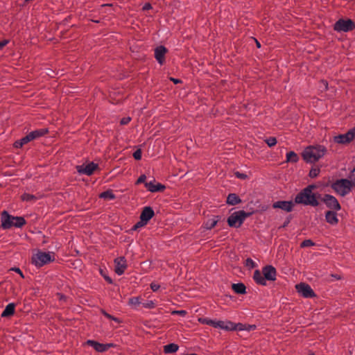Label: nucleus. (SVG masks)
Masks as SVG:
<instances>
[{"instance_id": "7ed1b4c3", "label": "nucleus", "mask_w": 355, "mask_h": 355, "mask_svg": "<svg viewBox=\"0 0 355 355\" xmlns=\"http://www.w3.org/2000/svg\"><path fill=\"white\" fill-rule=\"evenodd\" d=\"M1 227L3 230H8L12 227H21L26 221L23 217L12 216L8 211H3L1 216Z\"/></svg>"}, {"instance_id": "f8f14e48", "label": "nucleus", "mask_w": 355, "mask_h": 355, "mask_svg": "<svg viewBox=\"0 0 355 355\" xmlns=\"http://www.w3.org/2000/svg\"><path fill=\"white\" fill-rule=\"evenodd\" d=\"M98 168V165L94 162H90L86 165H80L76 167L77 171L80 174L91 175Z\"/></svg>"}, {"instance_id": "a211bd4d", "label": "nucleus", "mask_w": 355, "mask_h": 355, "mask_svg": "<svg viewBox=\"0 0 355 355\" xmlns=\"http://www.w3.org/2000/svg\"><path fill=\"white\" fill-rule=\"evenodd\" d=\"M146 188L150 192L162 191L165 189V186L160 184H155L153 182H145Z\"/></svg>"}, {"instance_id": "39448f33", "label": "nucleus", "mask_w": 355, "mask_h": 355, "mask_svg": "<svg viewBox=\"0 0 355 355\" xmlns=\"http://www.w3.org/2000/svg\"><path fill=\"white\" fill-rule=\"evenodd\" d=\"M55 259V256L53 252H44L39 251L36 254H33L32 257V263L36 267H42L44 265L50 263Z\"/></svg>"}, {"instance_id": "423d86ee", "label": "nucleus", "mask_w": 355, "mask_h": 355, "mask_svg": "<svg viewBox=\"0 0 355 355\" xmlns=\"http://www.w3.org/2000/svg\"><path fill=\"white\" fill-rule=\"evenodd\" d=\"M249 216V213H246L243 210L235 211L229 216L227 223L230 227H239Z\"/></svg>"}, {"instance_id": "473e14b6", "label": "nucleus", "mask_w": 355, "mask_h": 355, "mask_svg": "<svg viewBox=\"0 0 355 355\" xmlns=\"http://www.w3.org/2000/svg\"><path fill=\"white\" fill-rule=\"evenodd\" d=\"M212 320H211L207 318H200L198 319V322L200 323L210 325V326H211Z\"/></svg>"}, {"instance_id": "6e6d98bb", "label": "nucleus", "mask_w": 355, "mask_h": 355, "mask_svg": "<svg viewBox=\"0 0 355 355\" xmlns=\"http://www.w3.org/2000/svg\"><path fill=\"white\" fill-rule=\"evenodd\" d=\"M110 320H112L116 322H119V320L117 318H115L114 316L112 315V318H110Z\"/></svg>"}, {"instance_id": "13d9d810", "label": "nucleus", "mask_w": 355, "mask_h": 355, "mask_svg": "<svg viewBox=\"0 0 355 355\" xmlns=\"http://www.w3.org/2000/svg\"><path fill=\"white\" fill-rule=\"evenodd\" d=\"M256 42H257V47H259H259L261 46L260 43H259L258 41H256Z\"/></svg>"}, {"instance_id": "49530a36", "label": "nucleus", "mask_w": 355, "mask_h": 355, "mask_svg": "<svg viewBox=\"0 0 355 355\" xmlns=\"http://www.w3.org/2000/svg\"><path fill=\"white\" fill-rule=\"evenodd\" d=\"M8 43V40H3L0 42V49H2L3 46H5Z\"/></svg>"}, {"instance_id": "f257e3e1", "label": "nucleus", "mask_w": 355, "mask_h": 355, "mask_svg": "<svg viewBox=\"0 0 355 355\" xmlns=\"http://www.w3.org/2000/svg\"><path fill=\"white\" fill-rule=\"evenodd\" d=\"M316 189L315 184H310L302 189L295 198V202L304 205L317 207L319 205V199L321 195L318 193H313V190Z\"/></svg>"}, {"instance_id": "c756f323", "label": "nucleus", "mask_w": 355, "mask_h": 355, "mask_svg": "<svg viewBox=\"0 0 355 355\" xmlns=\"http://www.w3.org/2000/svg\"><path fill=\"white\" fill-rule=\"evenodd\" d=\"M100 198L106 200H113L115 198V195L111 190L105 191L100 194Z\"/></svg>"}, {"instance_id": "393cba45", "label": "nucleus", "mask_w": 355, "mask_h": 355, "mask_svg": "<svg viewBox=\"0 0 355 355\" xmlns=\"http://www.w3.org/2000/svg\"><path fill=\"white\" fill-rule=\"evenodd\" d=\"M47 132H48L47 129L42 128V129H39V130L32 131L29 134H30L31 137H32L33 140H34L35 139H37V138L44 135Z\"/></svg>"}, {"instance_id": "5701e85b", "label": "nucleus", "mask_w": 355, "mask_h": 355, "mask_svg": "<svg viewBox=\"0 0 355 355\" xmlns=\"http://www.w3.org/2000/svg\"><path fill=\"white\" fill-rule=\"evenodd\" d=\"M233 291L238 294H244L245 293V286L242 283L233 284L232 286Z\"/></svg>"}, {"instance_id": "052dcab7", "label": "nucleus", "mask_w": 355, "mask_h": 355, "mask_svg": "<svg viewBox=\"0 0 355 355\" xmlns=\"http://www.w3.org/2000/svg\"><path fill=\"white\" fill-rule=\"evenodd\" d=\"M253 329V327L252 326H250L249 329Z\"/></svg>"}, {"instance_id": "c9c22d12", "label": "nucleus", "mask_w": 355, "mask_h": 355, "mask_svg": "<svg viewBox=\"0 0 355 355\" xmlns=\"http://www.w3.org/2000/svg\"><path fill=\"white\" fill-rule=\"evenodd\" d=\"M266 142L268 146L272 147L277 144V139L275 137H269L266 140Z\"/></svg>"}, {"instance_id": "6ab92c4d", "label": "nucleus", "mask_w": 355, "mask_h": 355, "mask_svg": "<svg viewBox=\"0 0 355 355\" xmlns=\"http://www.w3.org/2000/svg\"><path fill=\"white\" fill-rule=\"evenodd\" d=\"M154 216V211L150 207H145L141 214L140 219L148 223Z\"/></svg>"}, {"instance_id": "412c9836", "label": "nucleus", "mask_w": 355, "mask_h": 355, "mask_svg": "<svg viewBox=\"0 0 355 355\" xmlns=\"http://www.w3.org/2000/svg\"><path fill=\"white\" fill-rule=\"evenodd\" d=\"M253 279L258 284L265 286L266 285V280L263 275L259 270H256L253 275Z\"/></svg>"}, {"instance_id": "680f3d73", "label": "nucleus", "mask_w": 355, "mask_h": 355, "mask_svg": "<svg viewBox=\"0 0 355 355\" xmlns=\"http://www.w3.org/2000/svg\"><path fill=\"white\" fill-rule=\"evenodd\" d=\"M355 171V168L354 169V171Z\"/></svg>"}, {"instance_id": "bf43d9fd", "label": "nucleus", "mask_w": 355, "mask_h": 355, "mask_svg": "<svg viewBox=\"0 0 355 355\" xmlns=\"http://www.w3.org/2000/svg\"><path fill=\"white\" fill-rule=\"evenodd\" d=\"M107 280L110 283H111V282H112V280H111V279H110V278H107Z\"/></svg>"}, {"instance_id": "c85d7f7f", "label": "nucleus", "mask_w": 355, "mask_h": 355, "mask_svg": "<svg viewBox=\"0 0 355 355\" xmlns=\"http://www.w3.org/2000/svg\"><path fill=\"white\" fill-rule=\"evenodd\" d=\"M141 304V298L139 297H133L129 299L128 304L132 308L136 309Z\"/></svg>"}, {"instance_id": "aec40b11", "label": "nucleus", "mask_w": 355, "mask_h": 355, "mask_svg": "<svg viewBox=\"0 0 355 355\" xmlns=\"http://www.w3.org/2000/svg\"><path fill=\"white\" fill-rule=\"evenodd\" d=\"M325 219L327 222L331 225H336L338 223L337 214L335 211H328L325 214Z\"/></svg>"}, {"instance_id": "72a5a7b5", "label": "nucleus", "mask_w": 355, "mask_h": 355, "mask_svg": "<svg viewBox=\"0 0 355 355\" xmlns=\"http://www.w3.org/2000/svg\"><path fill=\"white\" fill-rule=\"evenodd\" d=\"M21 198L24 201H31L35 200V197L33 195L29 193L23 194Z\"/></svg>"}, {"instance_id": "0eeeda50", "label": "nucleus", "mask_w": 355, "mask_h": 355, "mask_svg": "<svg viewBox=\"0 0 355 355\" xmlns=\"http://www.w3.org/2000/svg\"><path fill=\"white\" fill-rule=\"evenodd\" d=\"M321 200L328 208L334 211H339L341 209L340 203L334 196L325 194Z\"/></svg>"}, {"instance_id": "5fc2aeb1", "label": "nucleus", "mask_w": 355, "mask_h": 355, "mask_svg": "<svg viewBox=\"0 0 355 355\" xmlns=\"http://www.w3.org/2000/svg\"><path fill=\"white\" fill-rule=\"evenodd\" d=\"M171 80H172L175 84H177L180 82V80L179 79H175L173 78H171Z\"/></svg>"}, {"instance_id": "2f4dec72", "label": "nucleus", "mask_w": 355, "mask_h": 355, "mask_svg": "<svg viewBox=\"0 0 355 355\" xmlns=\"http://www.w3.org/2000/svg\"><path fill=\"white\" fill-rule=\"evenodd\" d=\"M147 224V223L144 220H142L141 219H140V221L137 222L132 228V230H138L139 228L141 227H144V225H146Z\"/></svg>"}, {"instance_id": "9d476101", "label": "nucleus", "mask_w": 355, "mask_h": 355, "mask_svg": "<svg viewBox=\"0 0 355 355\" xmlns=\"http://www.w3.org/2000/svg\"><path fill=\"white\" fill-rule=\"evenodd\" d=\"M211 326L215 328H218V329L226 330V331H232L236 329L235 324L230 321H223V320H213Z\"/></svg>"}, {"instance_id": "4c0bfd02", "label": "nucleus", "mask_w": 355, "mask_h": 355, "mask_svg": "<svg viewBox=\"0 0 355 355\" xmlns=\"http://www.w3.org/2000/svg\"><path fill=\"white\" fill-rule=\"evenodd\" d=\"M314 243H313V241L311 240H304L302 243H301V247H309V246H312L313 245Z\"/></svg>"}, {"instance_id": "a19ab883", "label": "nucleus", "mask_w": 355, "mask_h": 355, "mask_svg": "<svg viewBox=\"0 0 355 355\" xmlns=\"http://www.w3.org/2000/svg\"><path fill=\"white\" fill-rule=\"evenodd\" d=\"M133 157L136 160H139L141 158V150L140 149L137 150L133 153Z\"/></svg>"}, {"instance_id": "b1692460", "label": "nucleus", "mask_w": 355, "mask_h": 355, "mask_svg": "<svg viewBox=\"0 0 355 355\" xmlns=\"http://www.w3.org/2000/svg\"><path fill=\"white\" fill-rule=\"evenodd\" d=\"M241 202V199L235 194L230 193L227 198V203L231 205H235Z\"/></svg>"}, {"instance_id": "4468645a", "label": "nucleus", "mask_w": 355, "mask_h": 355, "mask_svg": "<svg viewBox=\"0 0 355 355\" xmlns=\"http://www.w3.org/2000/svg\"><path fill=\"white\" fill-rule=\"evenodd\" d=\"M294 204L292 201L279 200L272 204L274 209H280L286 212H290L293 209Z\"/></svg>"}, {"instance_id": "4d7b16f0", "label": "nucleus", "mask_w": 355, "mask_h": 355, "mask_svg": "<svg viewBox=\"0 0 355 355\" xmlns=\"http://www.w3.org/2000/svg\"><path fill=\"white\" fill-rule=\"evenodd\" d=\"M332 277L335 278L336 279H340V277L338 275H333Z\"/></svg>"}, {"instance_id": "8fccbe9b", "label": "nucleus", "mask_w": 355, "mask_h": 355, "mask_svg": "<svg viewBox=\"0 0 355 355\" xmlns=\"http://www.w3.org/2000/svg\"><path fill=\"white\" fill-rule=\"evenodd\" d=\"M235 325H236V329L234 330H236V329H239V330H243V329H245L243 327V325L242 324H235Z\"/></svg>"}, {"instance_id": "37998d69", "label": "nucleus", "mask_w": 355, "mask_h": 355, "mask_svg": "<svg viewBox=\"0 0 355 355\" xmlns=\"http://www.w3.org/2000/svg\"><path fill=\"white\" fill-rule=\"evenodd\" d=\"M160 286L155 282L150 284V288L154 291H157L159 288Z\"/></svg>"}, {"instance_id": "a18cd8bd", "label": "nucleus", "mask_w": 355, "mask_h": 355, "mask_svg": "<svg viewBox=\"0 0 355 355\" xmlns=\"http://www.w3.org/2000/svg\"><path fill=\"white\" fill-rule=\"evenodd\" d=\"M15 148H21L24 146V144L21 141V139L16 141L14 144Z\"/></svg>"}, {"instance_id": "79ce46f5", "label": "nucleus", "mask_w": 355, "mask_h": 355, "mask_svg": "<svg viewBox=\"0 0 355 355\" xmlns=\"http://www.w3.org/2000/svg\"><path fill=\"white\" fill-rule=\"evenodd\" d=\"M130 120H131V118L129 116L124 117V118L121 119L120 123L121 125H126L130 121Z\"/></svg>"}, {"instance_id": "603ef678", "label": "nucleus", "mask_w": 355, "mask_h": 355, "mask_svg": "<svg viewBox=\"0 0 355 355\" xmlns=\"http://www.w3.org/2000/svg\"><path fill=\"white\" fill-rule=\"evenodd\" d=\"M102 313L108 319H110L112 318V315L105 312V311H102Z\"/></svg>"}, {"instance_id": "6e6552de", "label": "nucleus", "mask_w": 355, "mask_h": 355, "mask_svg": "<svg viewBox=\"0 0 355 355\" xmlns=\"http://www.w3.org/2000/svg\"><path fill=\"white\" fill-rule=\"evenodd\" d=\"M355 27L354 22L351 19H339L334 25V29L338 32H347Z\"/></svg>"}, {"instance_id": "e2e57ef3", "label": "nucleus", "mask_w": 355, "mask_h": 355, "mask_svg": "<svg viewBox=\"0 0 355 355\" xmlns=\"http://www.w3.org/2000/svg\"><path fill=\"white\" fill-rule=\"evenodd\" d=\"M311 355H314V354H311Z\"/></svg>"}, {"instance_id": "de8ad7c7", "label": "nucleus", "mask_w": 355, "mask_h": 355, "mask_svg": "<svg viewBox=\"0 0 355 355\" xmlns=\"http://www.w3.org/2000/svg\"><path fill=\"white\" fill-rule=\"evenodd\" d=\"M173 313H177V314H179L180 315H184L186 314V311H183V310L176 311H174Z\"/></svg>"}, {"instance_id": "dca6fc26", "label": "nucleus", "mask_w": 355, "mask_h": 355, "mask_svg": "<svg viewBox=\"0 0 355 355\" xmlns=\"http://www.w3.org/2000/svg\"><path fill=\"white\" fill-rule=\"evenodd\" d=\"M87 344L92 347L96 351L98 352H103L107 351L112 345V344H102L92 340H88Z\"/></svg>"}, {"instance_id": "f704fd0d", "label": "nucleus", "mask_w": 355, "mask_h": 355, "mask_svg": "<svg viewBox=\"0 0 355 355\" xmlns=\"http://www.w3.org/2000/svg\"><path fill=\"white\" fill-rule=\"evenodd\" d=\"M320 173V169L318 168H311L309 172V176L311 178H316Z\"/></svg>"}, {"instance_id": "2eb2a0df", "label": "nucleus", "mask_w": 355, "mask_h": 355, "mask_svg": "<svg viewBox=\"0 0 355 355\" xmlns=\"http://www.w3.org/2000/svg\"><path fill=\"white\" fill-rule=\"evenodd\" d=\"M262 272L266 280L275 281L276 279L277 271L273 266L269 265L263 267Z\"/></svg>"}, {"instance_id": "20e7f679", "label": "nucleus", "mask_w": 355, "mask_h": 355, "mask_svg": "<svg viewBox=\"0 0 355 355\" xmlns=\"http://www.w3.org/2000/svg\"><path fill=\"white\" fill-rule=\"evenodd\" d=\"M353 187V182L348 179H339L331 184L332 189L342 197L349 194Z\"/></svg>"}, {"instance_id": "ea45409f", "label": "nucleus", "mask_w": 355, "mask_h": 355, "mask_svg": "<svg viewBox=\"0 0 355 355\" xmlns=\"http://www.w3.org/2000/svg\"><path fill=\"white\" fill-rule=\"evenodd\" d=\"M22 143L24 144H26L27 143L30 142L33 140L32 137H31L30 134H28L26 136L24 137L21 139Z\"/></svg>"}, {"instance_id": "1a4fd4ad", "label": "nucleus", "mask_w": 355, "mask_h": 355, "mask_svg": "<svg viewBox=\"0 0 355 355\" xmlns=\"http://www.w3.org/2000/svg\"><path fill=\"white\" fill-rule=\"evenodd\" d=\"M355 137V128L348 131L343 135H339L334 137V141L338 144H345L354 139Z\"/></svg>"}, {"instance_id": "e433bc0d", "label": "nucleus", "mask_w": 355, "mask_h": 355, "mask_svg": "<svg viewBox=\"0 0 355 355\" xmlns=\"http://www.w3.org/2000/svg\"><path fill=\"white\" fill-rule=\"evenodd\" d=\"M245 265L246 266L249 267V268H254L256 266V263H254V261L250 259V258H248L246 259L245 261Z\"/></svg>"}, {"instance_id": "a878e982", "label": "nucleus", "mask_w": 355, "mask_h": 355, "mask_svg": "<svg viewBox=\"0 0 355 355\" xmlns=\"http://www.w3.org/2000/svg\"><path fill=\"white\" fill-rule=\"evenodd\" d=\"M218 221V216H214L213 218L209 219L206 222L205 227L207 230H211L216 226Z\"/></svg>"}, {"instance_id": "c03bdc74", "label": "nucleus", "mask_w": 355, "mask_h": 355, "mask_svg": "<svg viewBox=\"0 0 355 355\" xmlns=\"http://www.w3.org/2000/svg\"><path fill=\"white\" fill-rule=\"evenodd\" d=\"M146 179V176L145 175H141L137 180V184H141L145 182Z\"/></svg>"}, {"instance_id": "cd10ccee", "label": "nucleus", "mask_w": 355, "mask_h": 355, "mask_svg": "<svg viewBox=\"0 0 355 355\" xmlns=\"http://www.w3.org/2000/svg\"><path fill=\"white\" fill-rule=\"evenodd\" d=\"M299 159L297 155L293 152L290 151L286 154V162L296 163Z\"/></svg>"}, {"instance_id": "9b49d317", "label": "nucleus", "mask_w": 355, "mask_h": 355, "mask_svg": "<svg viewBox=\"0 0 355 355\" xmlns=\"http://www.w3.org/2000/svg\"><path fill=\"white\" fill-rule=\"evenodd\" d=\"M297 292L304 297H311L314 296V292L308 284L301 283L296 285Z\"/></svg>"}, {"instance_id": "4be33fe9", "label": "nucleus", "mask_w": 355, "mask_h": 355, "mask_svg": "<svg viewBox=\"0 0 355 355\" xmlns=\"http://www.w3.org/2000/svg\"><path fill=\"white\" fill-rule=\"evenodd\" d=\"M15 304L13 303L8 304L1 313V317H8L14 314Z\"/></svg>"}, {"instance_id": "f3484780", "label": "nucleus", "mask_w": 355, "mask_h": 355, "mask_svg": "<svg viewBox=\"0 0 355 355\" xmlns=\"http://www.w3.org/2000/svg\"><path fill=\"white\" fill-rule=\"evenodd\" d=\"M166 51V49L163 46H157L155 49V57L160 64H162L164 63V55Z\"/></svg>"}, {"instance_id": "09e8293b", "label": "nucleus", "mask_w": 355, "mask_h": 355, "mask_svg": "<svg viewBox=\"0 0 355 355\" xmlns=\"http://www.w3.org/2000/svg\"><path fill=\"white\" fill-rule=\"evenodd\" d=\"M151 8H152L151 5H150V3H146V4L144 6L143 9H144V10H149V9H150Z\"/></svg>"}, {"instance_id": "ddd939ff", "label": "nucleus", "mask_w": 355, "mask_h": 355, "mask_svg": "<svg viewBox=\"0 0 355 355\" xmlns=\"http://www.w3.org/2000/svg\"><path fill=\"white\" fill-rule=\"evenodd\" d=\"M115 264V272L118 275H121L124 273L126 268L127 263L126 260L124 257H120L114 259Z\"/></svg>"}, {"instance_id": "864d4df0", "label": "nucleus", "mask_w": 355, "mask_h": 355, "mask_svg": "<svg viewBox=\"0 0 355 355\" xmlns=\"http://www.w3.org/2000/svg\"><path fill=\"white\" fill-rule=\"evenodd\" d=\"M321 83H322V86L324 87V89H327V81L322 80Z\"/></svg>"}, {"instance_id": "f03ea898", "label": "nucleus", "mask_w": 355, "mask_h": 355, "mask_svg": "<svg viewBox=\"0 0 355 355\" xmlns=\"http://www.w3.org/2000/svg\"><path fill=\"white\" fill-rule=\"evenodd\" d=\"M326 153L327 148L323 146H309L304 150L302 157L306 162L314 163L322 157Z\"/></svg>"}, {"instance_id": "58836bf2", "label": "nucleus", "mask_w": 355, "mask_h": 355, "mask_svg": "<svg viewBox=\"0 0 355 355\" xmlns=\"http://www.w3.org/2000/svg\"><path fill=\"white\" fill-rule=\"evenodd\" d=\"M234 175H235V176L237 178H239V179H241V180H245L248 178L246 174L241 173V172H239V171L235 172Z\"/></svg>"}, {"instance_id": "3c124183", "label": "nucleus", "mask_w": 355, "mask_h": 355, "mask_svg": "<svg viewBox=\"0 0 355 355\" xmlns=\"http://www.w3.org/2000/svg\"><path fill=\"white\" fill-rule=\"evenodd\" d=\"M13 270H14L15 272H17V273H19V274L21 275V277H24L23 273H22V272L21 271V270H20L19 268H14Z\"/></svg>"}, {"instance_id": "bb28decb", "label": "nucleus", "mask_w": 355, "mask_h": 355, "mask_svg": "<svg viewBox=\"0 0 355 355\" xmlns=\"http://www.w3.org/2000/svg\"><path fill=\"white\" fill-rule=\"evenodd\" d=\"M178 346L176 344L171 343L164 346V351L166 354L176 352L178 350Z\"/></svg>"}, {"instance_id": "7c9ffc66", "label": "nucleus", "mask_w": 355, "mask_h": 355, "mask_svg": "<svg viewBox=\"0 0 355 355\" xmlns=\"http://www.w3.org/2000/svg\"><path fill=\"white\" fill-rule=\"evenodd\" d=\"M142 304L144 308L153 309L155 307L156 303L153 300H149L143 303Z\"/></svg>"}]
</instances>
